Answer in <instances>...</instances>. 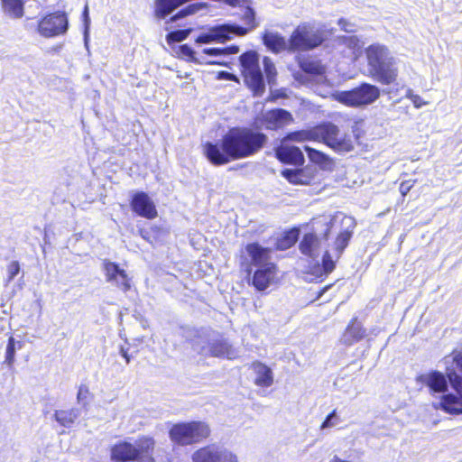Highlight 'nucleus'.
<instances>
[{
  "label": "nucleus",
  "mask_w": 462,
  "mask_h": 462,
  "mask_svg": "<svg viewBox=\"0 0 462 462\" xmlns=\"http://www.w3.org/2000/svg\"><path fill=\"white\" fill-rule=\"evenodd\" d=\"M246 29L237 24H221L210 27L207 32L200 33L197 39V43L225 42L231 40L234 36H244L246 34Z\"/></svg>",
  "instance_id": "12"
},
{
  "label": "nucleus",
  "mask_w": 462,
  "mask_h": 462,
  "mask_svg": "<svg viewBox=\"0 0 462 462\" xmlns=\"http://www.w3.org/2000/svg\"><path fill=\"white\" fill-rule=\"evenodd\" d=\"M338 24L341 26L342 30H344L346 32H355L354 25L348 23L345 19H339Z\"/></svg>",
  "instance_id": "42"
},
{
  "label": "nucleus",
  "mask_w": 462,
  "mask_h": 462,
  "mask_svg": "<svg viewBox=\"0 0 462 462\" xmlns=\"http://www.w3.org/2000/svg\"><path fill=\"white\" fill-rule=\"evenodd\" d=\"M252 369L256 374L254 383L261 387H269L273 383V374L272 369L261 362H254Z\"/></svg>",
  "instance_id": "23"
},
{
  "label": "nucleus",
  "mask_w": 462,
  "mask_h": 462,
  "mask_svg": "<svg viewBox=\"0 0 462 462\" xmlns=\"http://www.w3.org/2000/svg\"><path fill=\"white\" fill-rule=\"evenodd\" d=\"M267 140L261 132L233 127L217 142H207L203 145V152L210 163L219 166L254 155Z\"/></svg>",
  "instance_id": "1"
},
{
  "label": "nucleus",
  "mask_w": 462,
  "mask_h": 462,
  "mask_svg": "<svg viewBox=\"0 0 462 462\" xmlns=\"http://www.w3.org/2000/svg\"><path fill=\"white\" fill-rule=\"evenodd\" d=\"M69 27L65 13L56 12L43 17L38 24L39 33L46 38L63 34Z\"/></svg>",
  "instance_id": "14"
},
{
  "label": "nucleus",
  "mask_w": 462,
  "mask_h": 462,
  "mask_svg": "<svg viewBox=\"0 0 462 462\" xmlns=\"http://www.w3.org/2000/svg\"><path fill=\"white\" fill-rule=\"evenodd\" d=\"M191 32L192 28L171 31L166 35V41L169 44L183 42L189 37Z\"/></svg>",
  "instance_id": "29"
},
{
  "label": "nucleus",
  "mask_w": 462,
  "mask_h": 462,
  "mask_svg": "<svg viewBox=\"0 0 462 462\" xmlns=\"http://www.w3.org/2000/svg\"><path fill=\"white\" fill-rule=\"evenodd\" d=\"M209 428L205 422L191 421L177 423L170 430L172 441L185 446L197 443L209 435Z\"/></svg>",
  "instance_id": "10"
},
{
  "label": "nucleus",
  "mask_w": 462,
  "mask_h": 462,
  "mask_svg": "<svg viewBox=\"0 0 462 462\" xmlns=\"http://www.w3.org/2000/svg\"><path fill=\"white\" fill-rule=\"evenodd\" d=\"M297 234L293 231L288 232L277 243V246L281 250H284L292 246L297 240Z\"/></svg>",
  "instance_id": "34"
},
{
  "label": "nucleus",
  "mask_w": 462,
  "mask_h": 462,
  "mask_svg": "<svg viewBox=\"0 0 462 462\" xmlns=\"http://www.w3.org/2000/svg\"><path fill=\"white\" fill-rule=\"evenodd\" d=\"M329 462H353L351 460H348V459H342L340 458L339 457H337V455H335L330 460Z\"/></svg>",
  "instance_id": "48"
},
{
  "label": "nucleus",
  "mask_w": 462,
  "mask_h": 462,
  "mask_svg": "<svg viewBox=\"0 0 462 462\" xmlns=\"http://www.w3.org/2000/svg\"><path fill=\"white\" fill-rule=\"evenodd\" d=\"M420 379L432 392L445 393L448 390V378L447 374L445 375L439 371H432L421 375Z\"/></svg>",
  "instance_id": "22"
},
{
  "label": "nucleus",
  "mask_w": 462,
  "mask_h": 462,
  "mask_svg": "<svg viewBox=\"0 0 462 462\" xmlns=\"http://www.w3.org/2000/svg\"><path fill=\"white\" fill-rule=\"evenodd\" d=\"M339 39L349 47H355L357 42V39L355 36H342Z\"/></svg>",
  "instance_id": "44"
},
{
  "label": "nucleus",
  "mask_w": 462,
  "mask_h": 462,
  "mask_svg": "<svg viewBox=\"0 0 462 462\" xmlns=\"http://www.w3.org/2000/svg\"><path fill=\"white\" fill-rule=\"evenodd\" d=\"M334 97L337 101L347 106L360 107L375 102L380 97V89L374 85L362 83L351 90L338 91Z\"/></svg>",
  "instance_id": "9"
},
{
  "label": "nucleus",
  "mask_w": 462,
  "mask_h": 462,
  "mask_svg": "<svg viewBox=\"0 0 462 462\" xmlns=\"http://www.w3.org/2000/svg\"><path fill=\"white\" fill-rule=\"evenodd\" d=\"M194 462H238L236 454L230 450L216 446H207L202 448L192 455Z\"/></svg>",
  "instance_id": "15"
},
{
  "label": "nucleus",
  "mask_w": 462,
  "mask_h": 462,
  "mask_svg": "<svg viewBox=\"0 0 462 462\" xmlns=\"http://www.w3.org/2000/svg\"><path fill=\"white\" fill-rule=\"evenodd\" d=\"M263 117L267 124V127L270 129L282 127L293 121L291 114L282 108L268 111Z\"/></svg>",
  "instance_id": "20"
},
{
  "label": "nucleus",
  "mask_w": 462,
  "mask_h": 462,
  "mask_svg": "<svg viewBox=\"0 0 462 462\" xmlns=\"http://www.w3.org/2000/svg\"><path fill=\"white\" fill-rule=\"evenodd\" d=\"M102 269L105 273L106 281L123 291H127L131 288L130 278L124 269L109 260H104Z\"/></svg>",
  "instance_id": "16"
},
{
  "label": "nucleus",
  "mask_w": 462,
  "mask_h": 462,
  "mask_svg": "<svg viewBox=\"0 0 462 462\" xmlns=\"http://www.w3.org/2000/svg\"><path fill=\"white\" fill-rule=\"evenodd\" d=\"M355 227V219L339 212L335 214L329 222L327 223L324 238L328 240L332 233H337V237L329 245L330 250H326L322 256L321 269L323 274L328 275L333 272L336 263L348 245Z\"/></svg>",
  "instance_id": "2"
},
{
  "label": "nucleus",
  "mask_w": 462,
  "mask_h": 462,
  "mask_svg": "<svg viewBox=\"0 0 462 462\" xmlns=\"http://www.w3.org/2000/svg\"><path fill=\"white\" fill-rule=\"evenodd\" d=\"M21 266L18 261H12L7 265V278H6V283H9L12 282L15 276L20 273Z\"/></svg>",
  "instance_id": "36"
},
{
  "label": "nucleus",
  "mask_w": 462,
  "mask_h": 462,
  "mask_svg": "<svg viewBox=\"0 0 462 462\" xmlns=\"http://www.w3.org/2000/svg\"><path fill=\"white\" fill-rule=\"evenodd\" d=\"M242 21L247 27H244L246 29V33L254 28L257 27V23L255 22V13L253 8L247 6L243 11Z\"/></svg>",
  "instance_id": "30"
},
{
  "label": "nucleus",
  "mask_w": 462,
  "mask_h": 462,
  "mask_svg": "<svg viewBox=\"0 0 462 462\" xmlns=\"http://www.w3.org/2000/svg\"><path fill=\"white\" fill-rule=\"evenodd\" d=\"M2 8L6 15L11 18H21L23 15V0H1Z\"/></svg>",
  "instance_id": "27"
},
{
  "label": "nucleus",
  "mask_w": 462,
  "mask_h": 462,
  "mask_svg": "<svg viewBox=\"0 0 462 462\" xmlns=\"http://www.w3.org/2000/svg\"><path fill=\"white\" fill-rule=\"evenodd\" d=\"M263 65L268 83L273 84L277 75L274 63L269 57H264L263 60Z\"/></svg>",
  "instance_id": "31"
},
{
  "label": "nucleus",
  "mask_w": 462,
  "mask_h": 462,
  "mask_svg": "<svg viewBox=\"0 0 462 462\" xmlns=\"http://www.w3.org/2000/svg\"><path fill=\"white\" fill-rule=\"evenodd\" d=\"M272 249L264 247L257 242L248 243L245 247V261L243 263L245 266V272L250 275L253 272V267L263 266L267 263H273L272 262Z\"/></svg>",
  "instance_id": "13"
},
{
  "label": "nucleus",
  "mask_w": 462,
  "mask_h": 462,
  "mask_svg": "<svg viewBox=\"0 0 462 462\" xmlns=\"http://www.w3.org/2000/svg\"><path fill=\"white\" fill-rule=\"evenodd\" d=\"M88 395H89L88 387L85 384H81L79 387V391H78V394H77L78 402L79 403H81L83 406H85L86 405L85 401L88 399Z\"/></svg>",
  "instance_id": "39"
},
{
  "label": "nucleus",
  "mask_w": 462,
  "mask_h": 462,
  "mask_svg": "<svg viewBox=\"0 0 462 462\" xmlns=\"http://www.w3.org/2000/svg\"><path fill=\"white\" fill-rule=\"evenodd\" d=\"M120 354L125 359L126 364H129L130 360H131L130 356L128 355L127 351L124 347H121Z\"/></svg>",
  "instance_id": "47"
},
{
  "label": "nucleus",
  "mask_w": 462,
  "mask_h": 462,
  "mask_svg": "<svg viewBox=\"0 0 462 462\" xmlns=\"http://www.w3.org/2000/svg\"><path fill=\"white\" fill-rule=\"evenodd\" d=\"M282 175L292 184H303V172L299 170L285 169Z\"/></svg>",
  "instance_id": "32"
},
{
  "label": "nucleus",
  "mask_w": 462,
  "mask_h": 462,
  "mask_svg": "<svg viewBox=\"0 0 462 462\" xmlns=\"http://www.w3.org/2000/svg\"><path fill=\"white\" fill-rule=\"evenodd\" d=\"M365 336V330L357 322H352L346 329L343 336V342L346 345H353Z\"/></svg>",
  "instance_id": "26"
},
{
  "label": "nucleus",
  "mask_w": 462,
  "mask_h": 462,
  "mask_svg": "<svg viewBox=\"0 0 462 462\" xmlns=\"http://www.w3.org/2000/svg\"><path fill=\"white\" fill-rule=\"evenodd\" d=\"M263 42L266 48L273 53L289 51V40H286L279 32L266 31L263 35Z\"/></svg>",
  "instance_id": "21"
},
{
  "label": "nucleus",
  "mask_w": 462,
  "mask_h": 462,
  "mask_svg": "<svg viewBox=\"0 0 462 462\" xmlns=\"http://www.w3.org/2000/svg\"><path fill=\"white\" fill-rule=\"evenodd\" d=\"M407 96L411 99V101L414 104L415 107L419 108V107H421L424 105V103L421 101L420 97L418 96V95H413L411 90L408 91V95Z\"/></svg>",
  "instance_id": "43"
},
{
  "label": "nucleus",
  "mask_w": 462,
  "mask_h": 462,
  "mask_svg": "<svg viewBox=\"0 0 462 462\" xmlns=\"http://www.w3.org/2000/svg\"><path fill=\"white\" fill-rule=\"evenodd\" d=\"M245 82L254 96H261L265 89L263 76L259 66V56L255 51H246L240 56Z\"/></svg>",
  "instance_id": "11"
},
{
  "label": "nucleus",
  "mask_w": 462,
  "mask_h": 462,
  "mask_svg": "<svg viewBox=\"0 0 462 462\" xmlns=\"http://www.w3.org/2000/svg\"><path fill=\"white\" fill-rule=\"evenodd\" d=\"M83 20H84V42L85 46L88 49V28L90 24V18L88 15V5H85L84 11H83Z\"/></svg>",
  "instance_id": "38"
},
{
  "label": "nucleus",
  "mask_w": 462,
  "mask_h": 462,
  "mask_svg": "<svg viewBox=\"0 0 462 462\" xmlns=\"http://www.w3.org/2000/svg\"><path fill=\"white\" fill-rule=\"evenodd\" d=\"M411 184L410 183V181H404V182H402L401 186H400V191L402 195H405L406 193H408L411 188Z\"/></svg>",
  "instance_id": "45"
},
{
  "label": "nucleus",
  "mask_w": 462,
  "mask_h": 462,
  "mask_svg": "<svg viewBox=\"0 0 462 462\" xmlns=\"http://www.w3.org/2000/svg\"><path fill=\"white\" fill-rule=\"evenodd\" d=\"M79 415L80 411L77 408H72L70 410L56 411L53 417L60 425L65 428H70Z\"/></svg>",
  "instance_id": "25"
},
{
  "label": "nucleus",
  "mask_w": 462,
  "mask_h": 462,
  "mask_svg": "<svg viewBox=\"0 0 462 462\" xmlns=\"http://www.w3.org/2000/svg\"><path fill=\"white\" fill-rule=\"evenodd\" d=\"M339 422H340V420L337 415L336 410H334L326 417V419L324 420V421L322 422V424L320 426V429L321 430L329 429V428L337 426Z\"/></svg>",
  "instance_id": "37"
},
{
  "label": "nucleus",
  "mask_w": 462,
  "mask_h": 462,
  "mask_svg": "<svg viewBox=\"0 0 462 462\" xmlns=\"http://www.w3.org/2000/svg\"><path fill=\"white\" fill-rule=\"evenodd\" d=\"M370 76L377 82L390 85L398 76L396 59L382 44H372L365 50Z\"/></svg>",
  "instance_id": "5"
},
{
  "label": "nucleus",
  "mask_w": 462,
  "mask_h": 462,
  "mask_svg": "<svg viewBox=\"0 0 462 462\" xmlns=\"http://www.w3.org/2000/svg\"><path fill=\"white\" fill-rule=\"evenodd\" d=\"M319 246V240L318 236L312 233L304 235L300 243V252L309 257L315 258L318 256V249Z\"/></svg>",
  "instance_id": "24"
},
{
  "label": "nucleus",
  "mask_w": 462,
  "mask_h": 462,
  "mask_svg": "<svg viewBox=\"0 0 462 462\" xmlns=\"http://www.w3.org/2000/svg\"><path fill=\"white\" fill-rule=\"evenodd\" d=\"M304 149L310 160L315 163H325L328 161V157L325 153L316 149H313L307 145L304 146Z\"/></svg>",
  "instance_id": "33"
},
{
  "label": "nucleus",
  "mask_w": 462,
  "mask_h": 462,
  "mask_svg": "<svg viewBox=\"0 0 462 462\" xmlns=\"http://www.w3.org/2000/svg\"><path fill=\"white\" fill-rule=\"evenodd\" d=\"M15 339L13 337H10L8 339L6 350H5V360L8 365H12L14 361L15 356Z\"/></svg>",
  "instance_id": "35"
},
{
  "label": "nucleus",
  "mask_w": 462,
  "mask_h": 462,
  "mask_svg": "<svg viewBox=\"0 0 462 462\" xmlns=\"http://www.w3.org/2000/svg\"><path fill=\"white\" fill-rule=\"evenodd\" d=\"M203 53L210 56H220L227 54V49L223 48H205Z\"/></svg>",
  "instance_id": "40"
},
{
  "label": "nucleus",
  "mask_w": 462,
  "mask_h": 462,
  "mask_svg": "<svg viewBox=\"0 0 462 462\" xmlns=\"http://www.w3.org/2000/svg\"><path fill=\"white\" fill-rule=\"evenodd\" d=\"M276 264L267 263L263 266L255 267V271L252 277V283L258 291L267 289L276 275Z\"/></svg>",
  "instance_id": "18"
},
{
  "label": "nucleus",
  "mask_w": 462,
  "mask_h": 462,
  "mask_svg": "<svg viewBox=\"0 0 462 462\" xmlns=\"http://www.w3.org/2000/svg\"><path fill=\"white\" fill-rule=\"evenodd\" d=\"M132 210L138 216L147 219L157 217V209L153 200L144 191H137L133 194L130 201Z\"/></svg>",
  "instance_id": "17"
},
{
  "label": "nucleus",
  "mask_w": 462,
  "mask_h": 462,
  "mask_svg": "<svg viewBox=\"0 0 462 462\" xmlns=\"http://www.w3.org/2000/svg\"><path fill=\"white\" fill-rule=\"evenodd\" d=\"M192 348L204 356L222 357L235 359L237 357V351L218 333L208 329H189Z\"/></svg>",
  "instance_id": "4"
},
{
  "label": "nucleus",
  "mask_w": 462,
  "mask_h": 462,
  "mask_svg": "<svg viewBox=\"0 0 462 462\" xmlns=\"http://www.w3.org/2000/svg\"><path fill=\"white\" fill-rule=\"evenodd\" d=\"M227 49V54L229 53H237L239 51V48L237 46H231L226 48Z\"/></svg>",
  "instance_id": "49"
},
{
  "label": "nucleus",
  "mask_w": 462,
  "mask_h": 462,
  "mask_svg": "<svg viewBox=\"0 0 462 462\" xmlns=\"http://www.w3.org/2000/svg\"><path fill=\"white\" fill-rule=\"evenodd\" d=\"M285 141H318L322 142L335 152L345 153L354 149L352 137L340 134L337 125L332 123H324L313 128L291 132L284 137Z\"/></svg>",
  "instance_id": "3"
},
{
  "label": "nucleus",
  "mask_w": 462,
  "mask_h": 462,
  "mask_svg": "<svg viewBox=\"0 0 462 462\" xmlns=\"http://www.w3.org/2000/svg\"><path fill=\"white\" fill-rule=\"evenodd\" d=\"M299 65L302 71L310 75H320L324 72L322 65L317 60L301 59L299 60Z\"/></svg>",
  "instance_id": "28"
},
{
  "label": "nucleus",
  "mask_w": 462,
  "mask_h": 462,
  "mask_svg": "<svg viewBox=\"0 0 462 462\" xmlns=\"http://www.w3.org/2000/svg\"><path fill=\"white\" fill-rule=\"evenodd\" d=\"M275 155L279 161L287 164L302 165L304 155L301 150L294 145L282 143L275 149Z\"/></svg>",
  "instance_id": "19"
},
{
  "label": "nucleus",
  "mask_w": 462,
  "mask_h": 462,
  "mask_svg": "<svg viewBox=\"0 0 462 462\" xmlns=\"http://www.w3.org/2000/svg\"><path fill=\"white\" fill-rule=\"evenodd\" d=\"M330 286H326L324 287L319 292V295H318V299L320 298L324 293L325 291L329 288Z\"/></svg>",
  "instance_id": "50"
},
{
  "label": "nucleus",
  "mask_w": 462,
  "mask_h": 462,
  "mask_svg": "<svg viewBox=\"0 0 462 462\" xmlns=\"http://www.w3.org/2000/svg\"><path fill=\"white\" fill-rule=\"evenodd\" d=\"M154 439L142 437L134 443L120 441L111 448V458L117 462H154Z\"/></svg>",
  "instance_id": "7"
},
{
  "label": "nucleus",
  "mask_w": 462,
  "mask_h": 462,
  "mask_svg": "<svg viewBox=\"0 0 462 462\" xmlns=\"http://www.w3.org/2000/svg\"><path fill=\"white\" fill-rule=\"evenodd\" d=\"M180 54L187 57L189 60L194 59L195 51L187 44H183L180 47Z\"/></svg>",
  "instance_id": "41"
},
{
  "label": "nucleus",
  "mask_w": 462,
  "mask_h": 462,
  "mask_svg": "<svg viewBox=\"0 0 462 462\" xmlns=\"http://www.w3.org/2000/svg\"><path fill=\"white\" fill-rule=\"evenodd\" d=\"M326 35L320 26L311 23L299 24L289 38V52L313 50L323 43Z\"/></svg>",
  "instance_id": "8"
},
{
  "label": "nucleus",
  "mask_w": 462,
  "mask_h": 462,
  "mask_svg": "<svg viewBox=\"0 0 462 462\" xmlns=\"http://www.w3.org/2000/svg\"><path fill=\"white\" fill-rule=\"evenodd\" d=\"M451 387L457 394L448 393L442 397L440 405L450 414L462 413V351H453L442 360Z\"/></svg>",
  "instance_id": "6"
},
{
  "label": "nucleus",
  "mask_w": 462,
  "mask_h": 462,
  "mask_svg": "<svg viewBox=\"0 0 462 462\" xmlns=\"http://www.w3.org/2000/svg\"><path fill=\"white\" fill-rule=\"evenodd\" d=\"M234 75L227 71H221L218 73V79H232Z\"/></svg>",
  "instance_id": "46"
}]
</instances>
